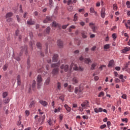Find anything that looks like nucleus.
Here are the masks:
<instances>
[{"mask_svg": "<svg viewBox=\"0 0 130 130\" xmlns=\"http://www.w3.org/2000/svg\"><path fill=\"white\" fill-rule=\"evenodd\" d=\"M60 66V61H58L57 63H54L51 64V68H53L52 71V74L54 76H56L59 72V66Z\"/></svg>", "mask_w": 130, "mask_h": 130, "instance_id": "obj_1", "label": "nucleus"}, {"mask_svg": "<svg viewBox=\"0 0 130 130\" xmlns=\"http://www.w3.org/2000/svg\"><path fill=\"white\" fill-rule=\"evenodd\" d=\"M20 51L19 54V56H22L23 55V53L25 52V55H28V46L26 45L22 46L20 47Z\"/></svg>", "mask_w": 130, "mask_h": 130, "instance_id": "obj_2", "label": "nucleus"}, {"mask_svg": "<svg viewBox=\"0 0 130 130\" xmlns=\"http://www.w3.org/2000/svg\"><path fill=\"white\" fill-rule=\"evenodd\" d=\"M73 67V70H74V71H80V72H83V71H84V68L81 67H79L78 68V67H77V65L74 64V63L71 64L70 66V70H72Z\"/></svg>", "mask_w": 130, "mask_h": 130, "instance_id": "obj_3", "label": "nucleus"}, {"mask_svg": "<svg viewBox=\"0 0 130 130\" xmlns=\"http://www.w3.org/2000/svg\"><path fill=\"white\" fill-rule=\"evenodd\" d=\"M94 24L90 22L89 23V26L92 29L93 33H97V30H98V27L97 26H95Z\"/></svg>", "mask_w": 130, "mask_h": 130, "instance_id": "obj_4", "label": "nucleus"}, {"mask_svg": "<svg viewBox=\"0 0 130 130\" xmlns=\"http://www.w3.org/2000/svg\"><path fill=\"white\" fill-rule=\"evenodd\" d=\"M94 110L95 113H98L99 112H102V111H103V112H105V113H107V110L106 109L103 110V109H102V108H99V109L95 108Z\"/></svg>", "mask_w": 130, "mask_h": 130, "instance_id": "obj_5", "label": "nucleus"}, {"mask_svg": "<svg viewBox=\"0 0 130 130\" xmlns=\"http://www.w3.org/2000/svg\"><path fill=\"white\" fill-rule=\"evenodd\" d=\"M81 106L84 109H86V107H89V101H84L82 104H81Z\"/></svg>", "mask_w": 130, "mask_h": 130, "instance_id": "obj_6", "label": "nucleus"}, {"mask_svg": "<svg viewBox=\"0 0 130 130\" xmlns=\"http://www.w3.org/2000/svg\"><path fill=\"white\" fill-rule=\"evenodd\" d=\"M52 17L51 16H47L46 19L43 21V23L46 24L48 23V22H52Z\"/></svg>", "mask_w": 130, "mask_h": 130, "instance_id": "obj_7", "label": "nucleus"}, {"mask_svg": "<svg viewBox=\"0 0 130 130\" xmlns=\"http://www.w3.org/2000/svg\"><path fill=\"white\" fill-rule=\"evenodd\" d=\"M58 60V55L57 54H54L52 57L53 62H57Z\"/></svg>", "mask_w": 130, "mask_h": 130, "instance_id": "obj_8", "label": "nucleus"}, {"mask_svg": "<svg viewBox=\"0 0 130 130\" xmlns=\"http://www.w3.org/2000/svg\"><path fill=\"white\" fill-rule=\"evenodd\" d=\"M87 35H88V34L87 33V31H84V30L81 31V36L82 38H83L84 39H86V38L88 37Z\"/></svg>", "mask_w": 130, "mask_h": 130, "instance_id": "obj_9", "label": "nucleus"}, {"mask_svg": "<svg viewBox=\"0 0 130 130\" xmlns=\"http://www.w3.org/2000/svg\"><path fill=\"white\" fill-rule=\"evenodd\" d=\"M61 70H64V72H68L69 71V66L68 65H61L60 66Z\"/></svg>", "mask_w": 130, "mask_h": 130, "instance_id": "obj_10", "label": "nucleus"}, {"mask_svg": "<svg viewBox=\"0 0 130 130\" xmlns=\"http://www.w3.org/2000/svg\"><path fill=\"white\" fill-rule=\"evenodd\" d=\"M57 45L60 48H62V47H63V42L60 40H59L57 41Z\"/></svg>", "mask_w": 130, "mask_h": 130, "instance_id": "obj_11", "label": "nucleus"}, {"mask_svg": "<svg viewBox=\"0 0 130 130\" xmlns=\"http://www.w3.org/2000/svg\"><path fill=\"white\" fill-rule=\"evenodd\" d=\"M26 24L30 25H34L35 24V21H33L32 18H30L29 20L27 21Z\"/></svg>", "mask_w": 130, "mask_h": 130, "instance_id": "obj_12", "label": "nucleus"}, {"mask_svg": "<svg viewBox=\"0 0 130 130\" xmlns=\"http://www.w3.org/2000/svg\"><path fill=\"white\" fill-rule=\"evenodd\" d=\"M101 16L104 19L105 18V8H102L101 11Z\"/></svg>", "mask_w": 130, "mask_h": 130, "instance_id": "obj_13", "label": "nucleus"}, {"mask_svg": "<svg viewBox=\"0 0 130 130\" xmlns=\"http://www.w3.org/2000/svg\"><path fill=\"white\" fill-rule=\"evenodd\" d=\"M44 119H45V115H44L43 117H40L38 119V121L39 122H41V124H43Z\"/></svg>", "mask_w": 130, "mask_h": 130, "instance_id": "obj_14", "label": "nucleus"}, {"mask_svg": "<svg viewBox=\"0 0 130 130\" xmlns=\"http://www.w3.org/2000/svg\"><path fill=\"white\" fill-rule=\"evenodd\" d=\"M130 47H126L123 50L121 51L122 53H125V52H127V51H129Z\"/></svg>", "mask_w": 130, "mask_h": 130, "instance_id": "obj_15", "label": "nucleus"}, {"mask_svg": "<svg viewBox=\"0 0 130 130\" xmlns=\"http://www.w3.org/2000/svg\"><path fill=\"white\" fill-rule=\"evenodd\" d=\"M119 78L120 80H121V82H122V83H124L125 80H124V79H126V76L123 77V75L121 74L119 75Z\"/></svg>", "mask_w": 130, "mask_h": 130, "instance_id": "obj_16", "label": "nucleus"}, {"mask_svg": "<svg viewBox=\"0 0 130 130\" xmlns=\"http://www.w3.org/2000/svg\"><path fill=\"white\" fill-rule=\"evenodd\" d=\"M39 102H40V104L43 105V106L45 107V106H47V105H48V103H47L46 102V101L41 100V101H40Z\"/></svg>", "mask_w": 130, "mask_h": 130, "instance_id": "obj_17", "label": "nucleus"}, {"mask_svg": "<svg viewBox=\"0 0 130 130\" xmlns=\"http://www.w3.org/2000/svg\"><path fill=\"white\" fill-rule=\"evenodd\" d=\"M78 92H79V93H82V90L81 89V87H76L75 89V94H78Z\"/></svg>", "mask_w": 130, "mask_h": 130, "instance_id": "obj_18", "label": "nucleus"}, {"mask_svg": "<svg viewBox=\"0 0 130 130\" xmlns=\"http://www.w3.org/2000/svg\"><path fill=\"white\" fill-rule=\"evenodd\" d=\"M36 104V102L35 101H32L29 105V108H32V107H34Z\"/></svg>", "mask_w": 130, "mask_h": 130, "instance_id": "obj_19", "label": "nucleus"}, {"mask_svg": "<svg viewBox=\"0 0 130 130\" xmlns=\"http://www.w3.org/2000/svg\"><path fill=\"white\" fill-rule=\"evenodd\" d=\"M84 61V62H85V63H87V64H89L90 62H92V61L91 60L90 58H85Z\"/></svg>", "mask_w": 130, "mask_h": 130, "instance_id": "obj_20", "label": "nucleus"}, {"mask_svg": "<svg viewBox=\"0 0 130 130\" xmlns=\"http://www.w3.org/2000/svg\"><path fill=\"white\" fill-rule=\"evenodd\" d=\"M113 64H114V60H111L109 62V64H108L109 68H112V66H113Z\"/></svg>", "mask_w": 130, "mask_h": 130, "instance_id": "obj_21", "label": "nucleus"}, {"mask_svg": "<svg viewBox=\"0 0 130 130\" xmlns=\"http://www.w3.org/2000/svg\"><path fill=\"white\" fill-rule=\"evenodd\" d=\"M72 82H73V84L75 85V84H78V82H79V81L78 80V79L77 78V77H74L73 78Z\"/></svg>", "mask_w": 130, "mask_h": 130, "instance_id": "obj_22", "label": "nucleus"}, {"mask_svg": "<svg viewBox=\"0 0 130 130\" xmlns=\"http://www.w3.org/2000/svg\"><path fill=\"white\" fill-rule=\"evenodd\" d=\"M64 108L66 109L68 111V112H71V110H72V108L69 106L68 105H64Z\"/></svg>", "mask_w": 130, "mask_h": 130, "instance_id": "obj_23", "label": "nucleus"}, {"mask_svg": "<svg viewBox=\"0 0 130 130\" xmlns=\"http://www.w3.org/2000/svg\"><path fill=\"white\" fill-rule=\"evenodd\" d=\"M13 14L12 12H9L6 15V18H11V17H12Z\"/></svg>", "mask_w": 130, "mask_h": 130, "instance_id": "obj_24", "label": "nucleus"}, {"mask_svg": "<svg viewBox=\"0 0 130 130\" xmlns=\"http://www.w3.org/2000/svg\"><path fill=\"white\" fill-rule=\"evenodd\" d=\"M97 66V63L94 62L93 63H92L91 64V67L90 69L91 70V71H94V70H95V67Z\"/></svg>", "mask_w": 130, "mask_h": 130, "instance_id": "obj_25", "label": "nucleus"}, {"mask_svg": "<svg viewBox=\"0 0 130 130\" xmlns=\"http://www.w3.org/2000/svg\"><path fill=\"white\" fill-rule=\"evenodd\" d=\"M37 82L38 83H41L42 82V78L41 77V75H38L37 77Z\"/></svg>", "mask_w": 130, "mask_h": 130, "instance_id": "obj_26", "label": "nucleus"}, {"mask_svg": "<svg viewBox=\"0 0 130 130\" xmlns=\"http://www.w3.org/2000/svg\"><path fill=\"white\" fill-rule=\"evenodd\" d=\"M57 88L58 90H61V83L60 82H58L57 84Z\"/></svg>", "mask_w": 130, "mask_h": 130, "instance_id": "obj_27", "label": "nucleus"}, {"mask_svg": "<svg viewBox=\"0 0 130 130\" xmlns=\"http://www.w3.org/2000/svg\"><path fill=\"white\" fill-rule=\"evenodd\" d=\"M49 83H50V78L48 77L45 81V85H46L47 86L49 85Z\"/></svg>", "mask_w": 130, "mask_h": 130, "instance_id": "obj_28", "label": "nucleus"}, {"mask_svg": "<svg viewBox=\"0 0 130 130\" xmlns=\"http://www.w3.org/2000/svg\"><path fill=\"white\" fill-rule=\"evenodd\" d=\"M22 122H21V120H19V121L17 122V125L20 126L21 125L22 128H24V125L22 124Z\"/></svg>", "mask_w": 130, "mask_h": 130, "instance_id": "obj_29", "label": "nucleus"}, {"mask_svg": "<svg viewBox=\"0 0 130 130\" xmlns=\"http://www.w3.org/2000/svg\"><path fill=\"white\" fill-rule=\"evenodd\" d=\"M90 12L92 14H97V12L96 11H95V10H94V8H91L90 9Z\"/></svg>", "mask_w": 130, "mask_h": 130, "instance_id": "obj_30", "label": "nucleus"}, {"mask_svg": "<svg viewBox=\"0 0 130 130\" xmlns=\"http://www.w3.org/2000/svg\"><path fill=\"white\" fill-rule=\"evenodd\" d=\"M104 49H109V48H110V44H106L104 46Z\"/></svg>", "mask_w": 130, "mask_h": 130, "instance_id": "obj_31", "label": "nucleus"}, {"mask_svg": "<svg viewBox=\"0 0 130 130\" xmlns=\"http://www.w3.org/2000/svg\"><path fill=\"white\" fill-rule=\"evenodd\" d=\"M58 25V24L56 22H55V21H53L52 22V27H56V26H57Z\"/></svg>", "mask_w": 130, "mask_h": 130, "instance_id": "obj_32", "label": "nucleus"}, {"mask_svg": "<svg viewBox=\"0 0 130 130\" xmlns=\"http://www.w3.org/2000/svg\"><path fill=\"white\" fill-rule=\"evenodd\" d=\"M27 69H30V67H31V64H30V59H27Z\"/></svg>", "mask_w": 130, "mask_h": 130, "instance_id": "obj_33", "label": "nucleus"}, {"mask_svg": "<svg viewBox=\"0 0 130 130\" xmlns=\"http://www.w3.org/2000/svg\"><path fill=\"white\" fill-rule=\"evenodd\" d=\"M35 87H36V81H35V80H33L32 83V89H35Z\"/></svg>", "mask_w": 130, "mask_h": 130, "instance_id": "obj_34", "label": "nucleus"}, {"mask_svg": "<svg viewBox=\"0 0 130 130\" xmlns=\"http://www.w3.org/2000/svg\"><path fill=\"white\" fill-rule=\"evenodd\" d=\"M10 102V99L9 98H6L4 101V104H8Z\"/></svg>", "mask_w": 130, "mask_h": 130, "instance_id": "obj_35", "label": "nucleus"}, {"mask_svg": "<svg viewBox=\"0 0 130 130\" xmlns=\"http://www.w3.org/2000/svg\"><path fill=\"white\" fill-rule=\"evenodd\" d=\"M129 64L128 63H126L124 66V68L122 69L123 71H124V70H126L127 68H128Z\"/></svg>", "mask_w": 130, "mask_h": 130, "instance_id": "obj_36", "label": "nucleus"}, {"mask_svg": "<svg viewBox=\"0 0 130 130\" xmlns=\"http://www.w3.org/2000/svg\"><path fill=\"white\" fill-rule=\"evenodd\" d=\"M46 32L47 34H49V32H50V27L48 26L46 28Z\"/></svg>", "mask_w": 130, "mask_h": 130, "instance_id": "obj_37", "label": "nucleus"}, {"mask_svg": "<svg viewBox=\"0 0 130 130\" xmlns=\"http://www.w3.org/2000/svg\"><path fill=\"white\" fill-rule=\"evenodd\" d=\"M8 96V92H4L3 93V98H6Z\"/></svg>", "mask_w": 130, "mask_h": 130, "instance_id": "obj_38", "label": "nucleus"}, {"mask_svg": "<svg viewBox=\"0 0 130 130\" xmlns=\"http://www.w3.org/2000/svg\"><path fill=\"white\" fill-rule=\"evenodd\" d=\"M78 20V16H77V14H75L74 16V20L73 21L74 22H77V20Z\"/></svg>", "mask_w": 130, "mask_h": 130, "instance_id": "obj_39", "label": "nucleus"}, {"mask_svg": "<svg viewBox=\"0 0 130 130\" xmlns=\"http://www.w3.org/2000/svg\"><path fill=\"white\" fill-rule=\"evenodd\" d=\"M37 46L38 48H39V49H41V47H42L41 43H37Z\"/></svg>", "mask_w": 130, "mask_h": 130, "instance_id": "obj_40", "label": "nucleus"}, {"mask_svg": "<svg viewBox=\"0 0 130 130\" xmlns=\"http://www.w3.org/2000/svg\"><path fill=\"white\" fill-rule=\"evenodd\" d=\"M8 66L7 64H6L3 67V70L4 71H6L7 70H8Z\"/></svg>", "mask_w": 130, "mask_h": 130, "instance_id": "obj_41", "label": "nucleus"}, {"mask_svg": "<svg viewBox=\"0 0 130 130\" xmlns=\"http://www.w3.org/2000/svg\"><path fill=\"white\" fill-rule=\"evenodd\" d=\"M46 50L45 51V53L47 54L48 52V43H46Z\"/></svg>", "mask_w": 130, "mask_h": 130, "instance_id": "obj_42", "label": "nucleus"}, {"mask_svg": "<svg viewBox=\"0 0 130 130\" xmlns=\"http://www.w3.org/2000/svg\"><path fill=\"white\" fill-rule=\"evenodd\" d=\"M70 24H67L66 25H64L62 26V29H67L68 28V26H69Z\"/></svg>", "mask_w": 130, "mask_h": 130, "instance_id": "obj_43", "label": "nucleus"}, {"mask_svg": "<svg viewBox=\"0 0 130 130\" xmlns=\"http://www.w3.org/2000/svg\"><path fill=\"white\" fill-rule=\"evenodd\" d=\"M7 22H11L12 23H14V21H13V18H8L7 19Z\"/></svg>", "mask_w": 130, "mask_h": 130, "instance_id": "obj_44", "label": "nucleus"}, {"mask_svg": "<svg viewBox=\"0 0 130 130\" xmlns=\"http://www.w3.org/2000/svg\"><path fill=\"white\" fill-rule=\"evenodd\" d=\"M14 58H15V59L17 60V61H20V60H21V58H20L19 56H15Z\"/></svg>", "mask_w": 130, "mask_h": 130, "instance_id": "obj_45", "label": "nucleus"}, {"mask_svg": "<svg viewBox=\"0 0 130 130\" xmlns=\"http://www.w3.org/2000/svg\"><path fill=\"white\" fill-rule=\"evenodd\" d=\"M49 5L51 7H52V6L53 5V1H52V0H49Z\"/></svg>", "mask_w": 130, "mask_h": 130, "instance_id": "obj_46", "label": "nucleus"}, {"mask_svg": "<svg viewBox=\"0 0 130 130\" xmlns=\"http://www.w3.org/2000/svg\"><path fill=\"white\" fill-rule=\"evenodd\" d=\"M115 83H120V80L118 78H115Z\"/></svg>", "mask_w": 130, "mask_h": 130, "instance_id": "obj_47", "label": "nucleus"}, {"mask_svg": "<svg viewBox=\"0 0 130 130\" xmlns=\"http://www.w3.org/2000/svg\"><path fill=\"white\" fill-rule=\"evenodd\" d=\"M37 86L38 89H40L41 88V82H38Z\"/></svg>", "mask_w": 130, "mask_h": 130, "instance_id": "obj_48", "label": "nucleus"}, {"mask_svg": "<svg viewBox=\"0 0 130 130\" xmlns=\"http://www.w3.org/2000/svg\"><path fill=\"white\" fill-rule=\"evenodd\" d=\"M102 96H104V92L103 91H101L99 94V97H101Z\"/></svg>", "mask_w": 130, "mask_h": 130, "instance_id": "obj_49", "label": "nucleus"}, {"mask_svg": "<svg viewBox=\"0 0 130 130\" xmlns=\"http://www.w3.org/2000/svg\"><path fill=\"white\" fill-rule=\"evenodd\" d=\"M105 127H106V124H103L100 126V128H101V129H103V128H105Z\"/></svg>", "mask_w": 130, "mask_h": 130, "instance_id": "obj_50", "label": "nucleus"}, {"mask_svg": "<svg viewBox=\"0 0 130 130\" xmlns=\"http://www.w3.org/2000/svg\"><path fill=\"white\" fill-rule=\"evenodd\" d=\"M126 5L127 8H130V2L129 1L126 2Z\"/></svg>", "mask_w": 130, "mask_h": 130, "instance_id": "obj_51", "label": "nucleus"}, {"mask_svg": "<svg viewBox=\"0 0 130 130\" xmlns=\"http://www.w3.org/2000/svg\"><path fill=\"white\" fill-rule=\"evenodd\" d=\"M48 123H49V125H52V122H51V119H49L48 120Z\"/></svg>", "mask_w": 130, "mask_h": 130, "instance_id": "obj_52", "label": "nucleus"}, {"mask_svg": "<svg viewBox=\"0 0 130 130\" xmlns=\"http://www.w3.org/2000/svg\"><path fill=\"white\" fill-rule=\"evenodd\" d=\"M17 81H21V76L20 75H18L16 78Z\"/></svg>", "mask_w": 130, "mask_h": 130, "instance_id": "obj_53", "label": "nucleus"}, {"mask_svg": "<svg viewBox=\"0 0 130 130\" xmlns=\"http://www.w3.org/2000/svg\"><path fill=\"white\" fill-rule=\"evenodd\" d=\"M113 9L114 10H115V11H116V10H117V6H116V4H114L113 5Z\"/></svg>", "mask_w": 130, "mask_h": 130, "instance_id": "obj_54", "label": "nucleus"}, {"mask_svg": "<svg viewBox=\"0 0 130 130\" xmlns=\"http://www.w3.org/2000/svg\"><path fill=\"white\" fill-rule=\"evenodd\" d=\"M25 112L26 116H29V114H30L29 111L26 110Z\"/></svg>", "mask_w": 130, "mask_h": 130, "instance_id": "obj_55", "label": "nucleus"}, {"mask_svg": "<svg viewBox=\"0 0 130 130\" xmlns=\"http://www.w3.org/2000/svg\"><path fill=\"white\" fill-rule=\"evenodd\" d=\"M71 4H73V1L72 0H69L68 1L67 5H68V6H70V5H71Z\"/></svg>", "mask_w": 130, "mask_h": 130, "instance_id": "obj_56", "label": "nucleus"}, {"mask_svg": "<svg viewBox=\"0 0 130 130\" xmlns=\"http://www.w3.org/2000/svg\"><path fill=\"white\" fill-rule=\"evenodd\" d=\"M19 33H20V31H19V30L17 29V30L16 31V32H15V35H16V36H19Z\"/></svg>", "mask_w": 130, "mask_h": 130, "instance_id": "obj_57", "label": "nucleus"}, {"mask_svg": "<svg viewBox=\"0 0 130 130\" xmlns=\"http://www.w3.org/2000/svg\"><path fill=\"white\" fill-rule=\"evenodd\" d=\"M16 18L18 22H20L21 21V18L19 17V15H16Z\"/></svg>", "mask_w": 130, "mask_h": 130, "instance_id": "obj_58", "label": "nucleus"}, {"mask_svg": "<svg viewBox=\"0 0 130 130\" xmlns=\"http://www.w3.org/2000/svg\"><path fill=\"white\" fill-rule=\"evenodd\" d=\"M121 98L123 99H126V94H124L121 96Z\"/></svg>", "mask_w": 130, "mask_h": 130, "instance_id": "obj_59", "label": "nucleus"}, {"mask_svg": "<svg viewBox=\"0 0 130 130\" xmlns=\"http://www.w3.org/2000/svg\"><path fill=\"white\" fill-rule=\"evenodd\" d=\"M112 37L113 39H116V34H113Z\"/></svg>", "mask_w": 130, "mask_h": 130, "instance_id": "obj_60", "label": "nucleus"}, {"mask_svg": "<svg viewBox=\"0 0 130 130\" xmlns=\"http://www.w3.org/2000/svg\"><path fill=\"white\" fill-rule=\"evenodd\" d=\"M107 124L108 125V127H109V126H110L111 124V122H110V121H108L107 122Z\"/></svg>", "mask_w": 130, "mask_h": 130, "instance_id": "obj_61", "label": "nucleus"}, {"mask_svg": "<svg viewBox=\"0 0 130 130\" xmlns=\"http://www.w3.org/2000/svg\"><path fill=\"white\" fill-rule=\"evenodd\" d=\"M115 70H116V71H120V67H116L115 68Z\"/></svg>", "mask_w": 130, "mask_h": 130, "instance_id": "obj_62", "label": "nucleus"}, {"mask_svg": "<svg viewBox=\"0 0 130 130\" xmlns=\"http://www.w3.org/2000/svg\"><path fill=\"white\" fill-rule=\"evenodd\" d=\"M122 121L123 122H124L125 121V122H127V118H123V119H122Z\"/></svg>", "mask_w": 130, "mask_h": 130, "instance_id": "obj_63", "label": "nucleus"}, {"mask_svg": "<svg viewBox=\"0 0 130 130\" xmlns=\"http://www.w3.org/2000/svg\"><path fill=\"white\" fill-rule=\"evenodd\" d=\"M126 72H127L129 74H130V69L129 68H127L125 70Z\"/></svg>", "mask_w": 130, "mask_h": 130, "instance_id": "obj_64", "label": "nucleus"}]
</instances>
